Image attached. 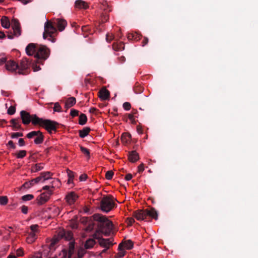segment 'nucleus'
<instances>
[{
  "instance_id": "aec40b11",
  "label": "nucleus",
  "mask_w": 258,
  "mask_h": 258,
  "mask_svg": "<svg viewBox=\"0 0 258 258\" xmlns=\"http://www.w3.org/2000/svg\"><path fill=\"white\" fill-rule=\"evenodd\" d=\"M75 6L79 9H86L88 8V4L82 0H77L75 2Z\"/></svg>"
},
{
  "instance_id": "c9c22d12",
  "label": "nucleus",
  "mask_w": 258,
  "mask_h": 258,
  "mask_svg": "<svg viewBox=\"0 0 258 258\" xmlns=\"http://www.w3.org/2000/svg\"><path fill=\"white\" fill-rule=\"evenodd\" d=\"M34 198V196L31 194H28L22 197V200L24 201L31 200Z\"/></svg>"
},
{
  "instance_id": "0eeeda50",
  "label": "nucleus",
  "mask_w": 258,
  "mask_h": 258,
  "mask_svg": "<svg viewBox=\"0 0 258 258\" xmlns=\"http://www.w3.org/2000/svg\"><path fill=\"white\" fill-rule=\"evenodd\" d=\"M21 118L22 121V123L24 124H29L31 122L34 125H36L34 123V120L36 117L39 118L36 114L31 115L29 112L25 110H22L20 112Z\"/></svg>"
},
{
  "instance_id": "49530a36",
  "label": "nucleus",
  "mask_w": 258,
  "mask_h": 258,
  "mask_svg": "<svg viewBox=\"0 0 258 258\" xmlns=\"http://www.w3.org/2000/svg\"><path fill=\"white\" fill-rule=\"evenodd\" d=\"M79 111L77 110L72 109L71 110L70 114L72 117H75L79 115Z\"/></svg>"
},
{
  "instance_id": "423d86ee",
  "label": "nucleus",
  "mask_w": 258,
  "mask_h": 258,
  "mask_svg": "<svg viewBox=\"0 0 258 258\" xmlns=\"http://www.w3.org/2000/svg\"><path fill=\"white\" fill-rule=\"evenodd\" d=\"M57 33V29L53 22L47 21L44 24V31L43 38L45 39L48 36L52 38L53 34Z\"/></svg>"
},
{
  "instance_id": "680f3d73",
  "label": "nucleus",
  "mask_w": 258,
  "mask_h": 258,
  "mask_svg": "<svg viewBox=\"0 0 258 258\" xmlns=\"http://www.w3.org/2000/svg\"><path fill=\"white\" fill-rule=\"evenodd\" d=\"M88 177V176L86 174H83L80 175L79 178L81 181H85Z\"/></svg>"
},
{
  "instance_id": "cd10ccee",
  "label": "nucleus",
  "mask_w": 258,
  "mask_h": 258,
  "mask_svg": "<svg viewBox=\"0 0 258 258\" xmlns=\"http://www.w3.org/2000/svg\"><path fill=\"white\" fill-rule=\"evenodd\" d=\"M112 47L116 51L123 50L124 48V43L123 42H120L119 44L114 43L112 44Z\"/></svg>"
},
{
  "instance_id": "338daca9",
  "label": "nucleus",
  "mask_w": 258,
  "mask_h": 258,
  "mask_svg": "<svg viewBox=\"0 0 258 258\" xmlns=\"http://www.w3.org/2000/svg\"><path fill=\"white\" fill-rule=\"evenodd\" d=\"M133 177V175L132 174L128 173L126 175L125 177V179L127 181L130 180Z\"/></svg>"
},
{
  "instance_id": "a19ab883",
  "label": "nucleus",
  "mask_w": 258,
  "mask_h": 258,
  "mask_svg": "<svg viewBox=\"0 0 258 258\" xmlns=\"http://www.w3.org/2000/svg\"><path fill=\"white\" fill-rule=\"evenodd\" d=\"M113 172L111 170H109L106 172L105 174V177L107 179L110 180L112 178L113 175Z\"/></svg>"
},
{
  "instance_id": "a211bd4d",
  "label": "nucleus",
  "mask_w": 258,
  "mask_h": 258,
  "mask_svg": "<svg viewBox=\"0 0 258 258\" xmlns=\"http://www.w3.org/2000/svg\"><path fill=\"white\" fill-rule=\"evenodd\" d=\"M99 97L102 100H107L109 98L110 93L108 90L104 88L99 92Z\"/></svg>"
},
{
  "instance_id": "20e7f679",
  "label": "nucleus",
  "mask_w": 258,
  "mask_h": 258,
  "mask_svg": "<svg viewBox=\"0 0 258 258\" xmlns=\"http://www.w3.org/2000/svg\"><path fill=\"white\" fill-rule=\"evenodd\" d=\"M134 216L138 220H147L148 217L157 220L158 214L155 208H151L150 209L136 211L134 213Z\"/></svg>"
},
{
  "instance_id": "603ef678",
  "label": "nucleus",
  "mask_w": 258,
  "mask_h": 258,
  "mask_svg": "<svg viewBox=\"0 0 258 258\" xmlns=\"http://www.w3.org/2000/svg\"><path fill=\"white\" fill-rule=\"evenodd\" d=\"M7 146L9 147L10 148H12L13 149H15L16 148V145L14 144L12 141H10L8 142Z\"/></svg>"
},
{
  "instance_id": "4c0bfd02",
  "label": "nucleus",
  "mask_w": 258,
  "mask_h": 258,
  "mask_svg": "<svg viewBox=\"0 0 258 258\" xmlns=\"http://www.w3.org/2000/svg\"><path fill=\"white\" fill-rule=\"evenodd\" d=\"M80 150L81 152L85 154L86 156L90 157V152L89 150L83 146H80Z\"/></svg>"
},
{
  "instance_id": "72a5a7b5",
  "label": "nucleus",
  "mask_w": 258,
  "mask_h": 258,
  "mask_svg": "<svg viewBox=\"0 0 258 258\" xmlns=\"http://www.w3.org/2000/svg\"><path fill=\"white\" fill-rule=\"evenodd\" d=\"M52 175L51 173L49 171L41 172L40 174V177H42V179H43V181L45 180L48 179L51 175Z\"/></svg>"
},
{
  "instance_id": "5fc2aeb1",
  "label": "nucleus",
  "mask_w": 258,
  "mask_h": 258,
  "mask_svg": "<svg viewBox=\"0 0 258 258\" xmlns=\"http://www.w3.org/2000/svg\"><path fill=\"white\" fill-rule=\"evenodd\" d=\"M35 240L36 239H34L33 237H31L29 236L26 238V241L28 243H32L33 242H34Z\"/></svg>"
},
{
  "instance_id": "4d7b16f0",
  "label": "nucleus",
  "mask_w": 258,
  "mask_h": 258,
  "mask_svg": "<svg viewBox=\"0 0 258 258\" xmlns=\"http://www.w3.org/2000/svg\"><path fill=\"white\" fill-rule=\"evenodd\" d=\"M28 207L25 206V205H23L22 207H21V211L23 213L25 214H27L28 213Z\"/></svg>"
},
{
  "instance_id": "774afa93",
  "label": "nucleus",
  "mask_w": 258,
  "mask_h": 258,
  "mask_svg": "<svg viewBox=\"0 0 258 258\" xmlns=\"http://www.w3.org/2000/svg\"><path fill=\"white\" fill-rule=\"evenodd\" d=\"M127 220H128V224L130 225H132L135 222V220L133 218H128Z\"/></svg>"
},
{
  "instance_id": "f3484780",
  "label": "nucleus",
  "mask_w": 258,
  "mask_h": 258,
  "mask_svg": "<svg viewBox=\"0 0 258 258\" xmlns=\"http://www.w3.org/2000/svg\"><path fill=\"white\" fill-rule=\"evenodd\" d=\"M128 159L132 163L136 162L139 159V154L136 151L128 152Z\"/></svg>"
},
{
  "instance_id": "f704fd0d",
  "label": "nucleus",
  "mask_w": 258,
  "mask_h": 258,
  "mask_svg": "<svg viewBox=\"0 0 258 258\" xmlns=\"http://www.w3.org/2000/svg\"><path fill=\"white\" fill-rule=\"evenodd\" d=\"M27 152L25 150H20L15 155L18 158H23L26 155Z\"/></svg>"
},
{
  "instance_id": "09e8293b",
  "label": "nucleus",
  "mask_w": 258,
  "mask_h": 258,
  "mask_svg": "<svg viewBox=\"0 0 258 258\" xmlns=\"http://www.w3.org/2000/svg\"><path fill=\"white\" fill-rule=\"evenodd\" d=\"M123 107L126 110H129L131 108L130 103L125 102L123 104Z\"/></svg>"
},
{
  "instance_id": "2f4dec72",
  "label": "nucleus",
  "mask_w": 258,
  "mask_h": 258,
  "mask_svg": "<svg viewBox=\"0 0 258 258\" xmlns=\"http://www.w3.org/2000/svg\"><path fill=\"white\" fill-rule=\"evenodd\" d=\"M118 250H119V252L117 253L118 256L119 257H123L125 253V251L124 250V248H123V244L122 243H120L118 247Z\"/></svg>"
},
{
  "instance_id": "69168bd1",
  "label": "nucleus",
  "mask_w": 258,
  "mask_h": 258,
  "mask_svg": "<svg viewBox=\"0 0 258 258\" xmlns=\"http://www.w3.org/2000/svg\"><path fill=\"white\" fill-rule=\"evenodd\" d=\"M149 39L147 37H144V40L142 41V46H144L148 44Z\"/></svg>"
},
{
  "instance_id": "9b49d317",
  "label": "nucleus",
  "mask_w": 258,
  "mask_h": 258,
  "mask_svg": "<svg viewBox=\"0 0 258 258\" xmlns=\"http://www.w3.org/2000/svg\"><path fill=\"white\" fill-rule=\"evenodd\" d=\"M70 246L69 249H64L62 250L60 255V258H71L72 255L73 254L74 251V244L72 242L69 243Z\"/></svg>"
},
{
  "instance_id": "bb28decb",
  "label": "nucleus",
  "mask_w": 258,
  "mask_h": 258,
  "mask_svg": "<svg viewBox=\"0 0 258 258\" xmlns=\"http://www.w3.org/2000/svg\"><path fill=\"white\" fill-rule=\"evenodd\" d=\"M131 138V135L126 133H123L121 137V140L124 144H127L130 142Z\"/></svg>"
},
{
  "instance_id": "8fccbe9b",
  "label": "nucleus",
  "mask_w": 258,
  "mask_h": 258,
  "mask_svg": "<svg viewBox=\"0 0 258 258\" xmlns=\"http://www.w3.org/2000/svg\"><path fill=\"white\" fill-rule=\"evenodd\" d=\"M7 57L3 56H0V66L4 64V63H6L7 61Z\"/></svg>"
},
{
  "instance_id": "6ab92c4d",
  "label": "nucleus",
  "mask_w": 258,
  "mask_h": 258,
  "mask_svg": "<svg viewBox=\"0 0 258 258\" xmlns=\"http://www.w3.org/2000/svg\"><path fill=\"white\" fill-rule=\"evenodd\" d=\"M10 122L12 123L11 126L12 127L13 130L17 131L21 129V125L18 121V119L13 118L10 120Z\"/></svg>"
},
{
  "instance_id": "f8f14e48",
  "label": "nucleus",
  "mask_w": 258,
  "mask_h": 258,
  "mask_svg": "<svg viewBox=\"0 0 258 258\" xmlns=\"http://www.w3.org/2000/svg\"><path fill=\"white\" fill-rule=\"evenodd\" d=\"M52 194V190H49L41 194L38 197L37 200L39 205H43L48 201L50 196Z\"/></svg>"
},
{
  "instance_id": "412c9836",
  "label": "nucleus",
  "mask_w": 258,
  "mask_h": 258,
  "mask_svg": "<svg viewBox=\"0 0 258 258\" xmlns=\"http://www.w3.org/2000/svg\"><path fill=\"white\" fill-rule=\"evenodd\" d=\"M2 26L6 29H8L10 27V22L8 17L3 16L1 19Z\"/></svg>"
},
{
  "instance_id": "864d4df0",
  "label": "nucleus",
  "mask_w": 258,
  "mask_h": 258,
  "mask_svg": "<svg viewBox=\"0 0 258 258\" xmlns=\"http://www.w3.org/2000/svg\"><path fill=\"white\" fill-rule=\"evenodd\" d=\"M67 173L69 178H74V173L73 171L70 170L69 169H67Z\"/></svg>"
},
{
  "instance_id": "4be33fe9",
  "label": "nucleus",
  "mask_w": 258,
  "mask_h": 258,
  "mask_svg": "<svg viewBox=\"0 0 258 258\" xmlns=\"http://www.w3.org/2000/svg\"><path fill=\"white\" fill-rule=\"evenodd\" d=\"M76 102V98L74 97L69 98L65 103V107L67 109L74 106Z\"/></svg>"
},
{
  "instance_id": "6e6552de",
  "label": "nucleus",
  "mask_w": 258,
  "mask_h": 258,
  "mask_svg": "<svg viewBox=\"0 0 258 258\" xmlns=\"http://www.w3.org/2000/svg\"><path fill=\"white\" fill-rule=\"evenodd\" d=\"M12 27L13 29L14 34H12L11 32L9 33L7 37L10 39H13L14 38V35L16 37H18L21 35L20 24L17 19H13L12 20Z\"/></svg>"
},
{
  "instance_id": "13d9d810",
  "label": "nucleus",
  "mask_w": 258,
  "mask_h": 258,
  "mask_svg": "<svg viewBox=\"0 0 258 258\" xmlns=\"http://www.w3.org/2000/svg\"><path fill=\"white\" fill-rule=\"evenodd\" d=\"M138 172L141 173L144 170V164L143 163L141 164L138 167Z\"/></svg>"
},
{
  "instance_id": "c03bdc74",
  "label": "nucleus",
  "mask_w": 258,
  "mask_h": 258,
  "mask_svg": "<svg viewBox=\"0 0 258 258\" xmlns=\"http://www.w3.org/2000/svg\"><path fill=\"white\" fill-rule=\"evenodd\" d=\"M42 180V177H40V175L35 178H34L31 180V184H33V185L36 183H38Z\"/></svg>"
},
{
  "instance_id": "ddd939ff",
  "label": "nucleus",
  "mask_w": 258,
  "mask_h": 258,
  "mask_svg": "<svg viewBox=\"0 0 258 258\" xmlns=\"http://www.w3.org/2000/svg\"><path fill=\"white\" fill-rule=\"evenodd\" d=\"M94 237L96 239H99V244L105 248H107V249H108L110 245H113L110 238L105 239L100 238L99 236L97 235V233H95L94 234Z\"/></svg>"
},
{
  "instance_id": "9d476101",
  "label": "nucleus",
  "mask_w": 258,
  "mask_h": 258,
  "mask_svg": "<svg viewBox=\"0 0 258 258\" xmlns=\"http://www.w3.org/2000/svg\"><path fill=\"white\" fill-rule=\"evenodd\" d=\"M30 63V61L27 58H23L21 60L20 64H19L18 73L20 75H27L28 74V69L29 68Z\"/></svg>"
},
{
  "instance_id": "c756f323",
  "label": "nucleus",
  "mask_w": 258,
  "mask_h": 258,
  "mask_svg": "<svg viewBox=\"0 0 258 258\" xmlns=\"http://www.w3.org/2000/svg\"><path fill=\"white\" fill-rule=\"evenodd\" d=\"M87 121V117L86 114L81 113L79 116V123L80 125H84Z\"/></svg>"
},
{
  "instance_id": "4468645a",
  "label": "nucleus",
  "mask_w": 258,
  "mask_h": 258,
  "mask_svg": "<svg viewBox=\"0 0 258 258\" xmlns=\"http://www.w3.org/2000/svg\"><path fill=\"white\" fill-rule=\"evenodd\" d=\"M79 196L74 191L68 193L66 196V200L67 203L72 205L76 202L78 200Z\"/></svg>"
},
{
  "instance_id": "e2e57ef3",
  "label": "nucleus",
  "mask_w": 258,
  "mask_h": 258,
  "mask_svg": "<svg viewBox=\"0 0 258 258\" xmlns=\"http://www.w3.org/2000/svg\"><path fill=\"white\" fill-rule=\"evenodd\" d=\"M18 143L20 146H24L25 145L24 140L22 138L19 139Z\"/></svg>"
},
{
  "instance_id": "a878e982",
  "label": "nucleus",
  "mask_w": 258,
  "mask_h": 258,
  "mask_svg": "<svg viewBox=\"0 0 258 258\" xmlns=\"http://www.w3.org/2000/svg\"><path fill=\"white\" fill-rule=\"evenodd\" d=\"M60 236L61 238H64L66 239L70 240L73 238V234L70 231H63L62 233L60 234Z\"/></svg>"
},
{
  "instance_id": "473e14b6",
  "label": "nucleus",
  "mask_w": 258,
  "mask_h": 258,
  "mask_svg": "<svg viewBox=\"0 0 258 258\" xmlns=\"http://www.w3.org/2000/svg\"><path fill=\"white\" fill-rule=\"evenodd\" d=\"M109 12H103L101 15L100 24L105 23L109 19Z\"/></svg>"
},
{
  "instance_id": "5701e85b",
  "label": "nucleus",
  "mask_w": 258,
  "mask_h": 258,
  "mask_svg": "<svg viewBox=\"0 0 258 258\" xmlns=\"http://www.w3.org/2000/svg\"><path fill=\"white\" fill-rule=\"evenodd\" d=\"M91 129L89 127H85L82 130H79V136L81 138H84L86 137L90 132Z\"/></svg>"
},
{
  "instance_id": "0e129e2a",
  "label": "nucleus",
  "mask_w": 258,
  "mask_h": 258,
  "mask_svg": "<svg viewBox=\"0 0 258 258\" xmlns=\"http://www.w3.org/2000/svg\"><path fill=\"white\" fill-rule=\"evenodd\" d=\"M71 227L73 229H77L78 228V223L76 221H72Z\"/></svg>"
},
{
  "instance_id": "39448f33",
  "label": "nucleus",
  "mask_w": 258,
  "mask_h": 258,
  "mask_svg": "<svg viewBox=\"0 0 258 258\" xmlns=\"http://www.w3.org/2000/svg\"><path fill=\"white\" fill-rule=\"evenodd\" d=\"M116 206L114 199L111 195L104 197L100 201V209L105 213H108Z\"/></svg>"
},
{
  "instance_id": "ea45409f",
  "label": "nucleus",
  "mask_w": 258,
  "mask_h": 258,
  "mask_svg": "<svg viewBox=\"0 0 258 258\" xmlns=\"http://www.w3.org/2000/svg\"><path fill=\"white\" fill-rule=\"evenodd\" d=\"M41 164H42L41 163L36 164L35 165V166L33 167L34 171L37 172L42 169L43 168V166L41 165Z\"/></svg>"
},
{
  "instance_id": "3c124183",
  "label": "nucleus",
  "mask_w": 258,
  "mask_h": 258,
  "mask_svg": "<svg viewBox=\"0 0 258 258\" xmlns=\"http://www.w3.org/2000/svg\"><path fill=\"white\" fill-rule=\"evenodd\" d=\"M134 40L135 41H139L142 37V35L140 34L137 32H135L134 33Z\"/></svg>"
},
{
  "instance_id": "bf43d9fd",
  "label": "nucleus",
  "mask_w": 258,
  "mask_h": 258,
  "mask_svg": "<svg viewBox=\"0 0 258 258\" xmlns=\"http://www.w3.org/2000/svg\"><path fill=\"white\" fill-rule=\"evenodd\" d=\"M33 184H31V181H29V182H26L24 183V184L23 185V186L25 187V188H30L31 186H32Z\"/></svg>"
},
{
  "instance_id": "7ed1b4c3",
  "label": "nucleus",
  "mask_w": 258,
  "mask_h": 258,
  "mask_svg": "<svg viewBox=\"0 0 258 258\" xmlns=\"http://www.w3.org/2000/svg\"><path fill=\"white\" fill-rule=\"evenodd\" d=\"M34 123L44 127L49 134H51L53 132H56L59 125V123L56 121L36 117L34 120Z\"/></svg>"
},
{
  "instance_id": "a18cd8bd",
  "label": "nucleus",
  "mask_w": 258,
  "mask_h": 258,
  "mask_svg": "<svg viewBox=\"0 0 258 258\" xmlns=\"http://www.w3.org/2000/svg\"><path fill=\"white\" fill-rule=\"evenodd\" d=\"M114 39V36L112 34L107 33L106 35V40L108 42H110Z\"/></svg>"
},
{
  "instance_id": "7c9ffc66",
  "label": "nucleus",
  "mask_w": 258,
  "mask_h": 258,
  "mask_svg": "<svg viewBox=\"0 0 258 258\" xmlns=\"http://www.w3.org/2000/svg\"><path fill=\"white\" fill-rule=\"evenodd\" d=\"M95 244V240L93 239H89L86 241L85 244V247L86 249H90L92 248Z\"/></svg>"
},
{
  "instance_id": "58836bf2",
  "label": "nucleus",
  "mask_w": 258,
  "mask_h": 258,
  "mask_svg": "<svg viewBox=\"0 0 258 258\" xmlns=\"http://www.w3.org/2000/svg\"><path fill=\"white\" fill-rule=\"evenodd\" d=\"M53 110L55 112H61V107L58 102L54 103Z\"/></svg>"
},
{
  "instance_id": "e433bc0d",
  "label": "nucleus",
  "mask_w": 258,
  "mask_h": 258,
  "mask_svg": "<svg viewBox=\"0 0 258 258\" xmlns=\"http://www.w3.org/2000/svg\"><path fill=\"white\" fill-rule=\"evenodd\" d=\"M8 199L6 196H0V204L5 205L8 203Z\"/></svg>"
},
{
  "instance_id": "052dcab7",
  "label": "nucleus",
  "mask_w": 258,
  "mask_h": 258,
  "mask_svg": "<svg viewBox=\"0 0 258 258\" xmlns=\"http://www.w3.org/2000/svg\"><path fill=\"white\" fill-rule=\"evenodd\" d=\"M53 186H50L49 185H45V186L43 187L42 189L46 190V191H48L49 190H52L53 191V190L51 189H53Z\"/></svg>"
},
{
  "instance_id": "f257e3e1",
  "label": "nucleus",
  "mask_w": 258,
  "mask_h": 258,
  "mask_svg": "<svg viewBox=\"0 0 258 258\" xmlns=\"http://www.w3.org/2000/svg\"><path fill=\"white\" fill-rule=\"evenodd\" d=\"M26 52L29 56L33 55L36 59V62L43 64V62L50 55V49L45 45L36 43H29L26 47Z\"/></svg>"
},
{
  "instance_id": "b1692460",
  "label": "nucleus",
  "mask_w": 258,
  "mask_h": 258,
  "mask_svg": "<svg viewBox=\"0 0 258 258\" xmlns=\"http://www.w3.org/2000/svg\"><path fill=\"white\" fill-rule=\"evenodd\" d=\"M100 9L103 12H110L112 11L106 1H103L101 4Z\"/></svg>"
},
{
  "instance_id": "c85d7f7f",
  "label": "nucleus",
  "mask_w": 258,
  "mask_h": 258,
  "mask_svg": "<svg viewBox=\"0 0 258 258\" xmlns=\"http://www.w3.org/2000/svg\"><path fill=\"white\" fill-rule=\"evenodd\" d=\"M122 243L123 248H125L127 249H131L133 247L134 243L131 240H127Z\"/></svg>"
},
{
  "instance_id": "393cba45",
  "label": "nucleus",
  "mask_w": 258,
  "mask_h": 258,
  "mask_svg": "<svg viewBox=\"0 0 258 258\" xmlns=\"http://www.w3.org/2000/svg\"><path fill=\"white\" fill-rule=\"evenodd\" d=\"M134 91L136 94H140L144 91V88L138 82H137L134 87Z\"/></svg>"
},
{
  "instance_id": "79ce46f5",
  "label": "nucleus",
  "mask_w": 258,
  "mask_h": 258,
  "mask_svg": "<svg viewBox=\"0 0 258 258\" xmlns=\"http://www.w3.org/2000/svg\"><path fill=\"white\" fill-rule=\"evenodd\" d=\"M7 112L9 115H13L16 112V108L14 106H11L8 109Z\"/></svg>"
},
{
  "instance_id": "2eb2a0df",
  "label": "nucleus",
  "mask_w": 258,
  "mask_h": 258,
  "mask_svg": "<svg viewBox=\"0 0 258 258\" xmlns=\"http://www.w3.org/2000/svg\"><path fill=\"white\" fill-rule=\"evenodd\" d=\"M6 69L9 71L12 72H15L16 70H18L19 67V64L16 63L14 60L7 61L5 64Z\"/></svg>"
},
{
  "instance_id": "f03ea898",
  "label": "nucleus",
  "mask_w": 258,
  "mask_h": 258,
  "mask_svg": "<svg viewBox=\"0 0 258 258\" xmlns=\"http://www.w3.org/2000/svg\"><path fill=\"white\" fill-rule=\"evenodd\" d=\"M93 219L98 222L97 224L98 229L96 233L99 235L100 233L105 236H109L113 230V223L105 216L101 214H95L93 215Z\"/></svg>"
},
{
  "instance_id": "1a4fd4ad",
  "label": "nucleus",
  "mask_w": 258,
  "mask_h": 258,
  "mask_svg": "<svg viewBox=\"0 0 258 258\" xmlns=\"http://www.w3.org/2000/svg\"><path fill=\"white\" fill-rule=\"evenodd\" d=\"M26 137L28 139H31L35 137L34 142L35 144L37 145L42 144L44 139V135L40 131H32L27 134Z\"/></svg>"
},
{
  "instance_id": "dca6fc26",
  "label": "nucleus",
  "mask_w": 258,
  "mask_h": 258,
  "mask_svg": "<svg viewBox=\"0 0 258 258\" xmlns=\"http://www.w3.org/2000/svg\"><path fill=\"white\" fill-rule=\"evenodd\" d=\"M53 23L55 25V27H56L57 29L60 32L62 31L65 29L67 25V21L64 19H56L53 21Z\"/></svg>"
},
{
  "instance_id": "de8ad7c7",
  "label": "nucleus",
  "mask_w": 258,
  "mask_h": 258,
  "mask_svg": "<svg viewBox=\"0 0 258 258\" xmlns=\"http://www.w3.org/2000/svg\"><path fill=\"white\" fill-rule=\"evenodd\" d=\"M38 227H39V226L37 224L32 225L30 226V229H31L32 232H34L36 233L38 231Z\"/></svg>"
},
{
  "instance_id": "37998d69",
  "label": "nucleus",
  "mask_w": 258,
  "mask_h": 258,
  "mask_svg": "<svg viewBox=\"0 0 258 258\" xmlns=\"http://www.w3.org/2000/svg\"><path fill=\"white\" fill-rule=\"evenodd\" d=\"M23 134L22 133H13L11 134V138L12 139L17 138L20 137H22Z\"/></svg>"
},
{
  "instance_id": "6e6d98bb",
  "label": "nucleus",
  "mask_w": 258,
  "mask_h": 258,
  "mask_svg": "<svg viewBox=\"0 0 258 258\" xmlns=\"http://www.w3.org/2000/svg\"><path fill=\"white\" fill-rule=\"evenodd\" d=\"M16 253L18 256H21L23 255V249L22 248L18 249L17 250Z\"/></svg>"
}]
</instances>
